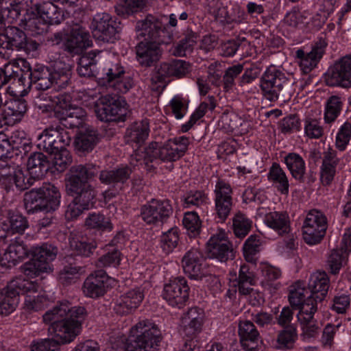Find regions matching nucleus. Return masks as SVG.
<instances>
[{"label":"nucleus","mask_w":351,"mask_h":351,"mask_svg":"<svg viewBox=\"0 0 351 351\" xmlns=\"http://www.w3.org/2000/svg\"><path fill=\"white\" fill-rule=\"evenodd\" d=\"M86 309L82 306H71L68 302H62L43 316L46 324H50L49 331L59 344L73 341L80 331L86 317Z\"/></svg>","instance_id":"1"},{"label":"nucleus","mask_w":351,"mask_h":351,"mask_svg":"<svg viewBox=\"0 0 351 351\" xmlns=\"http://www.w3.org/2000/svg\"><path fill=\"white\" fill-rule=\"evenodd\" d=\"M190 140L182 136L168 140L161 145L152 142L143 149H138L131 156L133 166L145 165L154 167L160 162H173L182 157L188 150Z\"/></svg>","instance_id":"2"},{"label":"nucleus","mask_w":351,"mask_h":351,"mask_svg":"<svg viewBox=\"0 0 351 351\" xmlns=\"http://www.w3.org/2000/svg\"><path fill=\"white\" fill-rule=\"evenodd\" d=\"M23 202L28 214L40 211L49 212L56 210L59 207L60 193L53 184L45 183L41 187L25 193Z\"/></svg>","instance_id":"3"},{"label":"nucleus","mask_w":351,"mask_h":351,"mask_svg":"<svg viewBox=\"0 0 351 351\" xmlns=\"http://www.w3.org/2000/svg\"><path fill=\"white\" fill-rule=\"evenodd\" d=\"M129 351H157L161 332L152 320H140L130 328Z\"/></svg>","instance_id":"4"},{"label":"nucleus","mask_w":351,"mask_h":351,"mask_svg":"<svg viewBox=\"0 0 351 351\" xmlns=\"http://www.w3.org/2000/svg\"><path fill=\"white\" fill-rule=\"evenodd\" d=\"M293 82L275 66L268 67L261 78V89L264 97L270 101L279 97L289 99L292 95Z\"/></svg>","instance_id":"5"},{"label":"nucleus","mask_w":351,"mask_h":351,"mask_svg":"<svg viewBox=\"0 0 351 351\" xmlns=\"http://www.w3.org/2000/svg\"><path fill=\"white\" fill-rule=\"evenodd\" d=\"M33 258L23 265V272L29 277L33 278L42 273L51 271V262L58 254V248L49 243H43L33 248Z\"/></svg>","instance_id":"6"},{"label":"nucleus","mask_w":351,"mask_h":351,"mask_svg":"<svg viewBox=\"0 0 351 351\" xmlns=\"http://www.w3.org/2000/svg\"><path fill=\"white\" fill-rule=\"evenodd\" d=\"M95 103V114L102 121H123L127 114L126 102L117 95L102 96Z\"/></svg>","instance_id":"7"},{"label":"nucleus","mask_w":351,"mask_h":351,"mask_svg":"<svg viewBox=\"0 0 351 351\" xmlns=\"http://www.w3.org/2000/svg\"><path fill=\"white\" fill-rule=\"evenodd\" d=\"M138 36L144 38L143 40L156 42L158 44L168 43L173 37L166 26L157 18L148 15L136 25Z\"/></svg>","instance_id":"8"},{"label":"nucleus","mask_w":351,"mask_h":351,"mask_svg":"<svg viewBox=\"0 0 351 351\" xmlns=\"http://www.w3.org/2000/svg\"><path fill=\"white\" fill-rule=\"evenodd\" d=\"M138 36L144 38L143 40L156 42L158 44L168 43L173 37L166 26L157 18L148 15L136 25Z\"/></svg>","instance_id":"9"},{"label":"nucleus","mask_w":351,"mask_h":351,"mask_svg":"<svg viewBox=\"0 0 351 351\" xmlns=\"http://www.w3.org/2000/svg\"><path fill=\"white\" fill-rule=\"evenodd\" d=\"M326 229V216L317 210H312L307 214L302 226L303 239L308 245L317 244L325 236Z\"/></svg>","instance_id":"10"},{"label":"nucleus","mask_w":351,"mask_h":351,"mask_svg":"<svg viewBox=\"0 0 351 351\" xmlns=\"http://www.w3.org/2000/svg\"><path fill=\"white\" fill-rule=\"evenodd\" d=\"M29 280L16 278L11 281L5 288L0 291V315H8L12 313L19 301L21 289L34 288Z\"/></svg>","instance_id":"11"},{"label":"nucleus","mask_w":351,"mask_h":351,"mask_svg":"<svg viewBox=\"0 0 351 351\" xmlns=\"http://www.w3.org/2000/svg\"><path fill=\"white\" fill-rule=\"evenodd\" d=\"M173 213L169 200L152 199L141 208L140 217L147 225L163 223Z\"/></svg>","instance_id":"12"},{"label":"nucleus","mask_w":351,"mask_h":351,"mask_svg":"<svg viewBox=\"0 0 351 351\" xmlns=\"http://www.w3.org/2000/svg\"><path fill=\"white\" fill-rule=\"evenodd\" d=\"M71 141L69 133L61 128H47L39 134L37 146L51 154L69 145Z\"/></svg>","instance_id":"13"},{"label":"nucleus","mask_w":351,"mask_h":351,"mask_svg":"<svg viewBox=\"0 0 351 351\" xmlns=\"http://www.w3.org/2000/svg\"><path fill=\"white\" fill-rule=\"evenodd\" d=\"M189 291L186 280L178 277L164 285L162 297L170 306L181 308L189 299Z\"/></svg>","instance_id":"14"},{"label":"nucleus","mask_w":351,"mask_h":351,"mask_svg":"<svg viewBox=\"0 0 351 351\" xmlns=\"http://www.w3.org/2000/svg\"><path fill=\"white\" fill-rule=\"evenodd\" d=\"M232 189L230 184L219 180L214 189L215 215L219 221L223 222L230 215L232 208Z\"/></svg>","instance_id":"15"},{"label":"nucleus","mask_w":351,"mask_h":351,"mask_svg":"<svg viewBox=\"0 0 351 351\" xmlns=\"http://www.w3.org/2000/svg\"><path fill=\"white\" fill-rule=\"evenodd\" d=\"M207 250L210 258L226 262L234 257L232 245L228 238V233L222 229L217 230L207 242Z\"/></svg>","instance_id":"16"},{"label":"nucleus","mask_w":351,"mask_h":351,"mask_svg":"<svg viewBox=\"0 0 351 351\" xmlns=\"http://www.w3.org/2000/svg\"><path fill=\"white\" fill-rule=\"evenodd\" d=\"M90 28L95 39L106 43L112 42L118 32L115 21L106 12L95 14Z\"/></svg>","instance_id":"17"},{"label":"nucleus","mask_w":351,"mask_h":351,"mask_svg":"<svg viewBox=\"0 0 351 351\" xmlns=\"http://www.w3.org/2000/svg\"><path fill=\"white\" fill-rule=\"evenodd\" d=\"M326 82L330 86L351 87V55L343 57L328 71Z\"/></svg>","instance_id":"18"},{"label":"nucleus","mask_w":351,"mask_h":351,"mask_svg":"<svg viewBox=\"0 0 351 351\" xmlns=\"http://www.w3.org/2000/svg\"><path fill=\"white\" fill-rule=\"evenodd\" d=\"M115 282L104 270H97L90 274L83 285V292L87 297L97 298L104 295Z\"/></svg>","instance_id":"19"},{"label":"nucleus","mask_w":351,"mask_h":351,"mask_svg":"<svg viewBox=\"0 0 351 351\" xmlns=\"http://www.w3.org/2000/svg\"><path fill=\"white\" fill-rule=\"evenodd\" d=\"M182 267L191 279L201 280L207 274L204 257L196 247L191 248L184 254L182 258Z\"/></svg>","instance_id":"20"},{"label":"nucleus","mask_w":351,"mask_h":351,"mask_svg":"<svg viewBox=\"0 0 351 351\" xmlns=\"http://www.w3.org/2000/svg\"><path fill=\"white\" fill-rule=\"evenodd\" d=\"M26 37L19 28L8 26L4 34H0V56L9 59L14 49L21 50Z\"/></svg>","instance_id":"21"},{"label":"nucleus","mask_w":351,"mask_h":351,"mask_svg":"<svg viewBox=\"0 0 351 351\" xmlns=\"http://www.w3.org/2000/svg\"><path fill=\"white\" fill-rule=\"evenodd\" d=\"M98 172V167L93 164L72 166L67 174L66 189L82 186L85 184H91L92 180Z\"/></svg>","instance_id":"22"},{"label":"nucleus","mask_w":351,"mask_h":351,"mask_svg":"<svg viewBox=\"0 0 351 351\" xmlns=\"http://www.w3.org/2000/svg\"><path fill=\"white\" fill-rule=\"evenodd\" d=\"M308 305H304L301 312H298L297 314L298 321L302 328L301 337L304 341H310L315 338L319 332L318 322L314 317V315L317 311V306L312 305L309 306Z\"/></svg>","instance_id":"23"},{"label":"nucleus","mask_w":351,"mask_h":351,"mask_svg":"<svg viewBox=\"0 0 351 351\" xmlns=\"http://www.w3.org/2000/svg\"><path fill=\"white\" fill-rule=\"evenodd\" d=\"M0 181L6 188L14 185L19 191H24L32 184L29 178H27L23 170L8 165H0Z\"/></svg>","instance_id":"24"},{"label":"nucleus","mask_w":351,"mask_h":351,"mask_svg":"<svg viewBox=\"0 0 351 351\" xmlns=\"http://www.w3.org/2000/svg\"><path fill=\"white\" fill-rule=\"evenodd\" d=\"M190 64L182 60H173L170 62L160 64L157 72L152 77L154 83L163 82L166 77H182L189 73Z\"/></svg>","instance_id":"25"},{"label":"nucleus","mask_w":351,"mask_h":351,"mask_svg":"<svg viewBox=\"0 0 351 351\" xmlns=\"http://www.w3.org/2000/svg\"><path fill=\"white\" fill-rule=\"evenodd\" d=\"M136 53L140 64L150 66L160 59L162 49L156 42L143 40L136 45Z\"/></svg>","instance_id":"26"},{"label":"nucleus","mask_w":351,"mask_h":351,"mask_svg":"<svg viewBox=\"0 0 351 351\" xmlns=\"http://www.w3.org/2000/svg\"><path fill=\"white\" fill-rule=\"evenodd\" d=\"M204 320L202 309L193 307L184 313L182 317L183 332L186 336L193 338L202 330Z\"/></svg>","instance_id":"27"},{"label":"nucleus","mask_w":351,"mask_h":351,"mask_svg":"<svg viewBox=\"0 0 351 351\" xmlns=\"http://www.w3.org/2000/svg\"><path fill=\"white\" fill-rule=\"evenodd\" d=\"M329 285L330 280L325 271H317L311 274L307 289L310 291V295L316 301L317 305L326 297Z\"/></svg>","instance_id":"28"},{"label":"nucleus","mask_w":351,"mask_h":351,"mask_svg":"<svg viewBox=\"0 0 351 351\" xmlns=\"http://www.w3.org/2000/svg\"><path fill=\"white\" fill-rule=\"evenodd\" d=\"M92 45V40L88 32L82 27L73 28L67 35L64 46L66 49L73 53H80L84 49Z\"/></svg>","instance_id":"29"},{"label":"nucleus","mask_w":351,"mask_h":351,"mask_svg":"<svg viewBox=\"0 0 351 351\" xmlns=\"http://www.w3.org/2000/svg\"><path fill=\"white\" fill-rule=\"evenodd\" d=\"M34 288L29 289H21V293L25 294L24 308L29 312H36L43 310L49 303V299L39 292L40 287L34 281L29 280Z\"/></svg>","instance_id":"30"},{"label":"nucleus","mask_w":351,"mask_h":351,"mask_svg":"<svg viewBox=\"0 0 351 351\" xmlns=\"http://www.w3.org/2000/svg\"><path fill=\"white\" fill-rule=\"evenodd\" d=\"M143 298L144 294L139 288L131 289L120 296L114 310L119 315L128 314L139 306Z\"/></svg>","instance_id":"31"},{"label":"nucleus","mask_w":351,"mask_h":351,"mask_svg":"<svg viewBox=\"0 0 351 351\" xmlns=\"http://www.w3.org/2000/svg\"><path fill=\"white\" fill-rule=\"evenodd\" d=\"M339 158L337 151L331 147L326 149L322 155V164L320 168L321 180L323 184L329 185L336 173Z\"/></svg>","instance_id":"32"},{"label":"nucleus","mask_w":351,"mask_h":351,"mask_svg":"<svg viewBox=\"0 0 351 351\" xmlns=\"http://www.w3.org/2000/svg\"><path fill=\"white\" fill-rule=\"evenodd\" d=\"M52 85L58 88H64L70 82L71 77V66L62 58L54 60L50 69Z\"/></svg>","instance_id":"33"},{"label":"nucleus","mask_w":351,"mask_h":351,"mask_svg":"<svg viewBox=\"0 0 351 351\" xmlns=\"http://www.w3.org/2000/svg\"><path fill=\"white\" fill-rule=\"evenodd\" d=\"M289 301L293 308L301 312L304 305L309 304V306H315L316 301L310 295V291L301 282H296L291 287L289 294Z\"/></svg>","instance_id":"34"},{"label":"nucleus","mask_w":351,"mask_h":351,"mask_svg":"<svg viewBox=\"0 0 351 351\" xmlns=\"http://www.w3.org/2000/svg\"><path fill=\"white\" fill-rule=\"evenodd\" d=\"M21 12V5L16 0H0V34L16 21Z\"/></svg>","instance_id":"35"},{"label":"nucleus","mask_w":351,"mask_h":351,"mask_svg":"<svg viewBox=\"0 0 351 351\" xmlns=\"http://www.w3.org/2000/svg\"><path fill=\"white\" fill-rule=\"evenodd\" d=\"M239 335L244 349L252 351L260 340V335L254 324L249 320H242L239 324Z\"/></svg>","instance_id":"36"},{"label":"nucleus","mask_w":351,"mask_h":351,"mask_svg":"<svg viewBox=\"0 0 351 351\" xmlns=\"http://www.w3.org/2000/svg\"><path fill=\"white\" fill-rule=\"evenodd\" d=\"M27 254V249L25 247L21 239L16 237L6 248L3 256H0V264L6 265L7 264L16 265L18 261L24 258Z\"/></svg>","instance_id":"37"},{"label":"nucleus","mask_w":351,"mask_h":351,"mask_svg":"<svg viewBox=\"0 0 351 351\" xmlns=\"http://www.w3.org/2000/svg\"><path fill=\"white\" fill-rule=\"evenodd\" d=\"M265 223L275 230L279 235L283 236L291 230L289 217L284 212H270L264 219Z\"/></svg>","instance_id":"38"},{"label":"nucleus","mask_w":351,"mask_h":351,"mask_svg":"<svg viewBox=\"0 0 351 351\" xmlns=\"http://www.w3.org/2000/svg\"><path fill=\"white\" fill-rule=\"evenodd\" d=\"M50 162L43 153L35 152L29 157L27 160V169L29 175L40 179L49 171Z\"/></svg>","instance_id":"39"},{"label":"nucleus","mask_w":351,"mask_h":351,"mask_svg":"<svg viewBox=\"0 0 351 351\" xmlns=\"http://www.w3.org/2000/svg\"><path fill=\"white\" fill-rule=\"evenodd\" d=\"M37 14L51 25L60 24L64 20V12L51 1H44L36 5Z\"/></svg>","instance_id":"40"},{"label":"nucleus","mask_w":351,"mask_h":351,"mask_svg":"<svg viewBox=\"0 0 351 351\" xmlns=\"http://www.w3.org/2000/svg\"><path fill=\"white\" fill-rule=\"evenodd\" d=\"M267 178L281 194H289V178L284 169L278 163L274 162L271 165L267 173Z\"/></svg>","instance_id":"41"},{"label":"nucleus","mask_w":351,"mask_h":351,"mask_svg":"<svg viewBox=\"0 0 351 351\" xmlns=\"http://www.w3.org/2000/svg\"><path fill=\"white\" fill-rule=\"evenodd\" d=\"M67 190L75 195L73 199L83 208L88 210L94 206L96 191L92 184H85L82 186L69 188Z\"/></svg>","instance_id":"42"},{"label":"nucleus","mask_w":351,"mask_h":351,"mask_svg":"<svg viewBox=\"0 0 351 351\" xmlns=\"http://www.w3.org/2000/svg\"><path fill=\"white\" fill-rule=\"evenodd\" d=\"M283 160L292 177L299 182H303L306 164L302 157L297 153L291 152L286 155Z\"/></svg>","instance_id":"43"},{"label":"nucleus","mask_w":351,"mask_h":351,"mask_svg":"<svg viewBox=\"0 0 351 351\" xmlns=\"http://www.w3.org/2000/svg\"><path fill=\"white\" fill-rule=\"evenodd\" d=\"M132 170L127 166L112 170H103L99 173V180L105 184L125 183L130 177Z\"/></svg>","instance_id":"44"},{"label":"nucleus","mask_w":351,"mask_h":351,"mask_svg":"<svg viewBox=\"0 0 351 351\" xmlns=\"http://www.w3.org/2000/svg\"><path fill=\"white\" fill-rule=\"evenodd\" d=\"M297 339L298 332L296 328L292 325L288 326L278 332L274 346L278 350H292Z\"/></svg>","instance_id":"45"},{"label":"nucleus","mask_w":351,"mask_h":351,"mask_svg":"<svg viewBox=\"0 0 351 351\" xmlns=\"http://www.w3.org/2000/svg\"><path fill=\"white\" fill-rule=\"evenodd\" d=\"M31 83L38 90H45L52 86L50 69L43 65H36L29 74Z\"/></svg>","instance_id":"46"},{"label":"nucleus","mask_w":351,"mask_h":351,"mask_svg":"<svg viewBox=\"0 0 351 351\" xmlns=\"http://www.w3.org/2000/svg\"><path fill=\"white\" fill-rule=\"evenodd\" d=\"M98 141L97 133L90 128L80 130L75 141L76 149L82 152H90Z\"/></svg>","instance_id":"47"},{"label":"nucleus","mask_w":351,"mask_h":351,"mask_svg":"<svg viewBox=\"0 0 351 351\" xmlns=\"http://www.w3.org/2000/svg\"><path fill=\"white\" fill-rule=\"evenodd\" d=\"M100 53L97 51H91L80 57L77 69L80 76L90 77L95 75L97 63L95 58Z\"/></svg>","instance_id":"48"},{"label":"nucleus","mask_w":351,"mask_h":351,"mask_svg":"<svg viewBox=\"0 0 351 351\" xmlns=\"http://www.w3.org/2000/svg\"><path fill=\"white\" fill-rule=\"evenodd\" d=\"M197 36L193 32H187L185 36L179 43L169 49L170 53L176 57H183L193 51L197 43Z\"/></svg>","instance_id":"49"},{"label":"nucleus","mask_w":351,"mask_h":351,"mask_svg":"<svg viewBox=\"0 0 351 351\" xmlns=\"http://www.w3.org/2000/svg\"><path fill=\"white\" fill-rule=\"evenodd\" d=\"M149 132L148 120L144 119L133 123L127 130L129 141L138 145L143 143L147 138Z\"/></svg>","instance_id":"50"},{"label":"nucleus","mask_w":351,"mask_h":351,"mask_svg":"<svg viewBox=\"0 0 351 351\" xmlns=\"http://www.w3.org/2000/svg\"><path fill=\"white\" fill-rule=\"evenodd\" d=\"M62 125L66 128H75L82 125L86 116L85 110L80 107H71L66 112H62Z\"/></svg>","instance_id":"51"},{"label":"nucleus","mask_w":351,"mask_h":351,"mask_svg":"<svg viewBox=\"0 0 351 351\" xmlns=\"http://www.w3.org/2000/svg\"><path fill=\"white\" fill-rule=\"evenodd\" d=\"M69 245L74 253L84 256H90L97 247L95 241L87 242L86 239L77 235H73L69 238Z\"/></svg>","instance_id":"52"},{"label":"nucleus","mask_w":351,"mask_h":351,"mask_svg":"<svg viewBox=\"0 0 351 351\" xmlns=\"http://www.w3.org/2000/svg\"><path fill=\"white\" fill-rule=\"evenodd\" d=\"M10 122H19L27 111L26 101L21 99L10 101L5 108Z\"/></svg>","instance_id":"53"},{"label":"nucleus","mask_w":351,"mask_h":351,"mask_svg":"<svg viewBox=\"0 0 351 351\" xmlns=\"http://www.w3.org/2000/svg\"><path fill=\"white\" fill-rule=\"evenodd\" d=\"M348 253L343 249L333 250L328 257L327 265L332 274H339L340 269L346 264Z\"/></svg>","instance_id":"54"},{"label":"nucleus","mask_w":351,"mask_h":351,"mask_svg":"<svg viewBox=\"0 0 351 351\" xmlns=\"http://www.w3.org/2000/svg\"><path fill=\"white\" fill-rule=\"evenodd\" d=\"M179 229L173 227L164 232L160 237V247L165 254H169L177 247L179 241Z\"/></svg>","instance_id":"55"},{"label":"nucleus","mask_w":351,"mask_h":351,"mask_svg":"<svg viewBox=\"0 0 351 351\" xmlns=\"http://www.w3.org/2000/svg\"><path fill=\"white\" fill-rule=\"evenodd\" d=\"M296 56L300 60V66L304 73H308L313 69L322 58L312 50L306 53L303 50L298 49L296 51Z\"/></svg>","instance_id":"56"},{"label":"nucleus","mask_w":351,"mask_h":351,"mask_svg":"<svg viewBox=\"0 0 351 351\" xmlns=\"http://www.w3.org/2000/svg\"><path fill=\"white\" fill-rule=\"evenodd\" d=\"M85 272L84 269L75 265L69 264L60 271L58 274L59 281L64 285L74 282L79 276Z\"/></svg>","instance_id":"57"},{"label":"nucleus","mask_w":351,"mask_h":351,"mask_svg":"<svg viewBox=\"0 0 351 351\" xmlns=\"http://www.w3.org/2000/svg\"><path fill=\"white\" fill-rule=\"evenodd\" d=\"M124 74V69L119 62L108 64L102 70L101 83L104 86H108L111 82Z\"/></svg>","instance_id":"58"},{"label":"nucleus","mask_w":351,"mask_h":351,"mask_svg":"<svg viewBox=\"0 0 351 351\" xmlns=\"http://www.w3.org/2000/svg\"><path fill=\"white\" fill-rule=\"evenodd\" d=\"M86 227L99 230H111L112 226L110 221L100 213H90L85 221Z\"/></svg>","instance_id":"59"},{"label":"nucleus","mask_w":351,"mask_h":351,"mask_svg":"<svg viewBox=\"0 0 351 351\" xmlns=\"http://www.w3.org/2000/svg\"><path fill=\"white\" fill-rule=\"evenodd\" d=\"M342 102L340 97L332 96L327 101L324 112V121L326 123L333 122L340 114Z\"/></svg>","instance_id":"60"},{"label":"nucleus","mask_w":351,"mask_h":351,"mask_svg":"<svg viewBox=\"0 0 351 351\" xmlns=\"http://www.w3.org/2000/svg\"><path fill=\"white\" fill-rule=\"evenodd\" d=\"M182 223L190 237H195L199 234L201 221L197 213L193 211L186 213Z\"/></svg>","instance_id":"61"},{"label":"nucleus","mask_w":351,"mask_h":351,"mask_svg":"<svg viewBox=\"0 0 351 351\" xmlns=\"http://www.w3.org/2000/svg\"><path fill=\"white\" fill-rule=\"evenodd\" d=\"M9 227L8 230L12 233L22 234L28 227V222L26 218L19 213L8 212Z\"/></svg>","instance_id":"62"},{"label":"nucleus","mask_w":351,"mask_h":351,"mask_svg":"<svg viewBox=\"0 0 351 351\" xmlns=\"http://www.w3.org/2000/svg\"><path fill=\"white\" fill-rule=\"evenodd\" d=\"M304 135L311 139H318L324 134V128L318 119L306 117L304 120Z\"/></svg>","instance_id":"63"},{"label":"nucleus","mask_w":351,"mask_h":351,"mask_svg":"<svg viewBox=\"0 0 351 351\" xmlns=\"http://www.w3.org/2000/svg\"><path fill=\"white\" fill-rule=\"evenodd\" d=\"M252 227V221L242 213H237L233 218V230L236 237H245Z\"/></svg>","instance_id":"64"}]
</instances>
